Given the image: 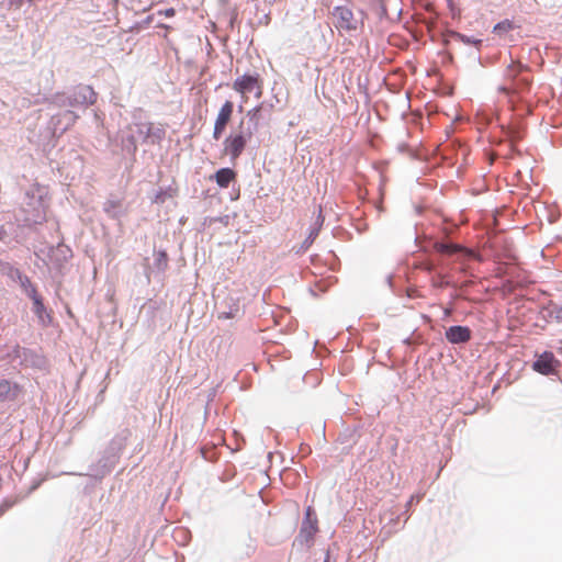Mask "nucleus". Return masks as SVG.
<instances>
[{
	"instance_id": "10",
	"label": "nucleus",
	"mask_w": 562,
	"mask_h": 562,
	"mask_svg": "<svg viewBox=\"0 0 562 562\" xmlns=\"http://www.w3.org/2000/svg\"><path fill=\"white\" fill-rule=\"evenodd\" d=\"M237 173L231 168H222L214 175V179L220 188H227L232 181H235Z\"/></svg>"
},
{
	"instance_id": "4",
	"label": "nucleus",
	"mask_w": 562,
	"mask_h": 562,
	"mask_svg": "<svg viewBox=\"0 0 562 562\" xmlns=\"http://www.w3.org/2000/svg\"><path fill=\"white\" fill-rule=\"evenodd\" d=\"M234 113V103L226 100L220 108L213 127V138L218 140L225 133L227 125L231 123Z\"/></svg>"
},
{
	"instance_id": "14",
	"label": "nucleus",
	"mask_w": 562,
	"mask_h": 562,
	"mask_svg": "<svg viewBox=\"0 0 562 562\" xmlns=\"http://www.w3.org/2000/svg\"><path fill=\"white\" fill-rule=\"evenodd\" d=\"M32 301H33V305H34V312L38 316H42V314L45 310V306H44L42 297L38 295L37 292H34V295H32Z\"/></svg>"
},
{
	"instance_id": "19",
	"label": "nucleus",
	"mask_w": 562,
	"mask_h": 562,
	"mask_svg": "<svg viewBox=\"0 0 562 562\" xmlns=\"http://www.w3.org/2000/svg\"><path fill=\"white\" fill-rule=\"evenodd\" d=\"M553 317L558 323H562V305L554 308Z\"/></svg>"
},
{
	"instance_id": "20",
	"label": "nucleus",
	"mask_w": 562,
	"mask_h": 562,
	"mask_svg": "<svg viewBox=\"0 0 562 562\" xmlns=\"http://www.w3.org/2000/svg\"><path fill=\"white\" fill-rule=\"evenodd\" d=\"M34 292H37L35 288H32L29 292L30 297L32 299V295H34Z\"/></svg>"
},
{
	"instance_id": "6",
	"label": "nucleus",
	"mask_w": 562,
	"mask_h": 562,
	"mask_svg": "<svg viewBox=\"0 0 562 562\" xmlns=\"http://www.w3.org/2000/svg\"><path fill=\"white\" fill-rule=\"evenodd\" d=\"M318 530V520L313 513L312 507L306 508L305 519L303 520L300 535L304 537L305 540H310L314 537V535Z\"/></svg>"
},
{
	"instance_id": "1",
	"label": "nucleus",
	"mask_w": 562,
	"mask_h": 562,
	"mask_svg": "<svg viewBox=\"0 0 562 562\" xmlns=\"http://www.w3.org/2000/svg\"><path fill=\"white\" fill-rule=\"evenodd\" d=\"M232 88L240 95L239 112L244 110V104L249 101V94H254L256 99H260L263 94V81L259 74H244L237 77Z\"/></svg>"
},
{
	"instance_id": "8",
	"label": "nucleus",
	"mask_w": 562,
	"mask_h": 562,
	"mask_svg": "<svg viewBox=\"0 0 562 562\" xmlns=\"http://www.w3.org/2000/svg\"><path fill=\"white\" fill-rule=\"evenodd\" d=\"M97 100V93L89 86H78L72 95L71 104H93Z\"/></svg>"
},
{
	"instance_id": "16",
	"label": "nucleus",
	"mask_w": 562,
	"mask_h": 562,
	"mask_svg": "<svg viewBox=\"0 0 562 562\" xmlns=\"http://www.w3.org/2000/svg\"><path fill=\"white\" fill-rule=\"evenodd\" d=\"M432 283L435 286H439V288H445L450 284V282L446 279L445 276H439L438 280L434 279Z\"/></svg>"
},
{
	"instance_id": "7",
	"label": "nucleus",
	"mask_w": 562,
	"mask_h": 562,
	"mask_svg": "<svg viewBox=\"0 0 562 562\" xmlns=\"http://www.w3.org/2000/svg\"><path fill=\"white\" fill-rule=\"evenodd\" d=\"M445 335L451 344H464L471 339V329L467 326H451L446 330Z\"/></svg>"
},
{
	"instance_id": "13",
	"label": "nucleus",
	"mask_w": 562,
	"mask_h": 562,
	"mask_svg": "<svg viewBox=\"0 0 562 562\" xmlns=\"http://www.w3.org/2000/svg\"><path fill=\"white\" fill-rule=\"evenodd\" d=\"M515 27L516 26L513 21L504 20L494 26L493 32L497 35H503L505 33L513 31Z\"/></svg>"
},
{
	"instance_id": "11",
	"label": "nucleus",
	"mask_w": 562,
	"mask_h": 562,
	"mask_svg": "<svg viewBox=\"0 0 562 562\" xmlns=\"http://www.w3.org/2000/svg\"><path fill=\"white\" fill-rule=\"evenodd\" d=\"M435 249L438 252L446 254V255H452L459 251H465V249L459 245L456 244H446V243H436ZM468 254H471L467 250Z\"/></svg>"
},
{
	"instance_id": "18",
	"label": "nucleus",
	"mask_w": 562,
	"mask_h": 562,
	"mask_svg": "<svg viewBox=\"0 0 562 562\" xmlns=\"http://www.w3.org/2000/svg\"><path fill=\"white\" fill-rule=\"evenodd\" d=\"M158 14L164 15L166 18H171L176 14V10L173 8H168V9L158 11Z\"/></svg>"
},
{
	"instance_id": "9",
	"label": "nucleus",
	"mask_w": 562,
	"mask_h": 562,
	"mask_svg": "<svg viewBox=\"0 0 562 562\" xmlns=\"http://www.w3.org/2000/svg\"><path fill=\"white\" fill-rule=\"evenodd\" d=\"M20 393L18 384H12L8 380L0 381V402L7 400H15Z\"/></svg>"
},
{
	"instance_id": "5",
	"label": "nucleus",
	"mask_w": 562,
	"mask_h": 562,
	"mask_svg": "<svg viewBox=\"0 0 562 562\" xmlns=\"http://www.w3.org/2000/svg\"><path fill=\"white\" fill-rule=\"evenodd\" d=\"M557 364L558 361L554 355L550 351H546L533 362L532 369L541 374L549 375L555 371Z\"/></svg>"
},
{
	"instance_id": "17",
	"label": "nucleus",
	"mask_w": 562,
	"mask_h": 562,
	"mask_svg": "<svg viewBox=\"0 0 562 562\" xmlns=\"http://www.w3.org/2000/svg\"><path fill=\"white\" fill-rule=\"evenodd\" d=\"M520 83H521V86L527 87L529 85V81L526 79H520L519 82L515 87H502L501 90L504 92H508L512 89L516 90L520 87Z\"/></svg>"
},
{
	"instance_id": "3",
	"label": "nucleus",
	"mask_w": 562,
	"mask_h": 562,
	"mask_svg": "<svg viewBox=\"0 0 562 562\" xmlns=\"http://www.w3.org/2000/svg\"><path fill=\"white\" fill-rule=\"evenodd\" d=\"M331 14L335 26L340 31L355 32L363 24L355 18L351 9L345 5L335 7Z\"/></svg>"
},
{
	"instance_id": "15",
	"label": "nucleus",
	"mask_w": 562,
	"mask_h": 562,
	"mask_svg": "<svg viewBox=\"0 0 562 562\" xmlns=\"http://www.w3.org/2000/svg\"><path fill=\"white\" fill-rule=\"evenodd\" d=\"M261 109H262L261 105H257V106H255L254 109H251V110H249L247 112V116L249 117V120L254 121V130L255 131L258 127V122H259V116H260Z\"/></svg>"
},
{
	"instance_id": "12",
	"label": "nucleus",
	"mask_w": 562,
	"mask_h": 562,
	"mask_svg": "<svg viewBox=\"0 0 562 562\" xmlns=\"http://www.w3.org/2000/svg\"><path fill=\"white\" fill-rule=\"evenodd\" d=\"M527 67L517 60H513L505 70V77L514 80L519 74L526 70Z\"/></svg>"
},
{
	"instance_id": "21",
	"label": "nucleus",
	"mask_w": 562,
	"mask_h": 562,
	"mask_svg": "<svg viewBox=\"0 0 562 562\" xmlns=\"http://www.w3.org/2000/svg\"><path fill=\"white\" fill-rule=\"evenodd\" d=\"M160 256H161V258H162L164 262L166 263V262H167V256H166V254H165V252H161V254H160Z\"/></svg>"
},
{
	"instance_id": "2",
	"label": "nucleus",
	"mask_w": 562,
	"mask_h": 562,
	"mask_svg": "<svg viewBox=\"0 0 562 562\" xmlns=\"http://www.w3.org/2000/svg\"><path fill=\"white\" fill-rule=\"evenodd\" d=\"M254 131L244 130V120L238 124V128L232 131L223 142V154L228 156L232 161H236L245 150L247 143L252 137Z\"/></svg>"
}]
</instances>
